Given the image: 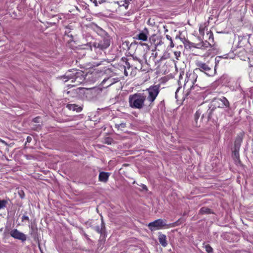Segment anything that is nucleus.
Returning a JSON list of instances; mask_svg holds the SVG:
<instances>
[{"instance_id": "nucleus-1", "label": "nucleus", "mask_w": 253, "mask_h": 253, "mask_svg": "<svg viewBox=\"0 0 253 253\" xmlns=\"http://www.w3.org/2000/svg\"><path fill=\"white\" fill-rule=\"evenodd\" d=\"M230 108V104L228 100L225 97H222L215 99L207 110L206 114H203L202 119H206L207 121L211 119L213 116L215 115L217 119L218 116H221L220 110L222 108Z\"/></svg>"}, {"instance_id": "nucleus-2", "label": "nucleus", "mask_w": 253, "mask_h": 253, "mask_svg": "<svg viewBox=\"0 0 253 253\" xmlns=\"http://www.w3.org/2000/svg\"><path fill=\"white\" fill-rule=\"evenodd\" d=\"M146 96L143 93H135L131 94L128 97L129 106L133 109H141L144 106Z\"/></svg>"}, {"instance_id": "nucleus-3", "label": "nucleus", "mask_w": 253, "mask_h": 253, "mask_svg": "<svg viewBox=\"0 0 253 253\" xmlns=\"http://www.w3.org/2000/svg\"><path fill=\"white\" fill-rule=\"evenodd\" d=\"M61 79L63 80H65L64 82L71 80V83H76L74 85L80 84L84 80V77L83 73L75 69L67 72L64 76L61 77Z\"/></svg>"}, {"instance_id": "nucleus-4", "label": "nucleus", "mask_w": 253, "mask_h": 253, "mask_svg": "<svg viewBox=\"0 0 253 253\" xmlns=\"http://www.w3.org/2000/svg\"><path fill=\"white\" fill-rule=\"evenodd\" d=\"M160 85L156 84L150 86L147 88L146 91L148 95L146 98L147 100L149 102V106L152 107L154 105V101L159 94L160 91Z\"/></svg>"}, {"instance_id": "nucleus-5", "label": "nucleus", "mask_w": 253, "mask_h": 253, "mask_svg": "<svg viewBox=\"0 0 253 253\" xmlns=\"http://www.w3.org/2000/svg\"><path fill=\"white\" fill-rule=\"evenodd\" d=\"M197 68L196 69L199 70L200 71L204 72L206 75L209 76H212L215 72L214 70L213 71L212 68L210 67L208 63H204L201 61H198L196 63Z\"/></svg>"}, {"instance_id": "nucleus-6", "label": "nucleus", "mask_w": 253, "mask_h": 253, "mask_svg": "<svg viewBox=\"0 0 253 253\" xmlns=\"http://www.w3.org/2000/svg\"><path fill=\"white\" fill-rule=\"evenodd\" d=\"M167 225L165 221L162 219H157L148 224L149 229L152 231H155L163 228Z\"/></svg>"}, {"instance_id": "nucleus-7", "label": "nucleus", "mask_w": 253, "mask_h": 253, "mask_svg": "<svg viewBox=\"0 0 253 253\" xmlns=\"http://www.w3.org/2000/svg\"><path fill=\"white\" fill-rule=\"evenodd\" d=\"M78 91L80 92V94H83L87 99H89L93 97L95 92V89L93 88H85L78 87L75 90L76 93Z\"/></svg>"}, {"instance_id": "nucleus-8", "label": "nucleus", "mask_w": 253, "mask_h": 253, "mask_svg": "<svg viewBox=\"0 0 253 253\" xmlns=\"http://www.w3.org/2000/svg\"><path fill=\"white\" fill-rule=\"evenodd\" d=\"M110 45V41L108 38H104L99 42H94L93 44L95 48H98L104 50L108 48Z\"/></svg>"}, {"instance_id": "nucleus-9", "label": "nucleus", "mask_w": 253, "mask_h": 253, "mask_svg": "<svg viewBox=\"0 0 253 253\" xmlns=\"http://www.w3.org/2000/svg\"><path fill=\"white\" fill-rule=\"evenodd\" d=\"M10 235L13 238L21 240L22 242H25L27 239L26 235L19 231L17 229L12 230L10 232Z\"/></svg>"}, {"instance_id": "nucleus-10", "label": "nucleus", "mask_w": 253, "mask_h": 253, "mask_svg": "<svg viewBox=\"0 0 253 253\" xmlns=\"http://www.w3.org/2000/svg\"><path fill=\"white\" fill-rule=\"evenodd\" d=\"M242 141V139L240 137H238L235 139L234 142L233 155L234 157L237 159H239V150L241 146V144Z\"/></svg>"}, {"instance_id": "nucleus-11", "label": "nucleus", "mask_w": 253, "mask_h": 253, "mask_svg": "<svg viewBox=\"0 0 253 253\" xmlns=\"http://www.w3.org/2000/svg\"><path fill=\"white\" fill-rule=\"evenodd\" d=\"M149 35V31L147 28H145L135 36V39L136 40L147 41Z\"/></svg>"}, {"instance_id": "nucleus-12", "label": "nucleus", "mask_w": 253, "mask_h": 253, "mask_svg": "<svg viewBox=\"0 0 253 253\" xmlns=\"http://www.w3.org/2000/svg\"><path fill=\"white\" fill-rule=\"evenodd\" d=\"M111 173L108 172L101 171L99 173L98 180L99 181L106 183L110 176Z\"/></svg>"}, {"instance_id": "nucleus-13", "label": "nucleus", "mask_w": 253, "mask_h": 253, "mask_svg": "<svg viewBox=\"0 0 253 253\" xmlns=\"http://www.w3.org/2000/svg\"><path fill=\"white\" fill-rule=\"evenodd\" d=\"M206 112L205 114H206ZM203 114H204V113H203V109H202V108L198 109L196 111V113L195 114L194 122L193 123V125L195 126L198 127V126H200V125L198 123V120L199 117H200V116L201 115V114L203 115Z\"/></svg>"}, {"instance_id": "nucleus-14", "label": "nucleus", "mask_w": 253, "mask_h": 253, "mask_svg": "<svg viewBox=\"0 0 253 253\" xmlns=\"http://www.w3.org/2000/svg\"><path fill=\"white\" fill-rule=\"evenodd\" d=\"M210 46H211V43L210 42H207V41H206L205 42L202 41L198 43H196L195 48H206Z\"/></svg>"}, {"instance_id": "nucleus-15", "label": "nucleus", "mask_w": 253, "mask_h": 253, "mask_svg": "<svg viewBox=\"0 0 253 253\" xmlns=\"http://www.w3.org/2000/svg\"><path fill=\"white\" fill-rule=\"evenodd\" d=\"M159 241L160 243L163 247H165L167 246V237L165 235L160 234L159 235Z\"/></svg>"}, {"instance_id": "nucleus-16", "label": "nucleus", "mask_w": 253, "mask_h": 253, "mask_svg": "<svg viewBox=\"0 0 253 253\" xmlns=\"http://www.w3.org/2000/svg\"><path fill=\"white\" fill-rule=\"evenodd\" d=\"M67 107L69 109L76 111L77 112H80L83 110L82 107L78 106L76 104H68Z\"/></svg>"}, {"instance_id": "nucleus-17", "label": "nucleus", "mask_w": 253, "mask_h": 253, "mask_svg": "<svg viewBox=\"0 0 253 253\" xmlns=\"http://www.w3.org/2000/svg\"><path fill=\"white\" fill-rule=\"evenodd\" d=\"M90 227L93 229H94L96 232H97L98 233H99L100 234H102V233L105 229V227H102L101 225V227H100L99 225H97V226H95L90 225Z\"/></svg>"}, {"instance_id": "nucleus-18", "label": "nucleus", "mask_w": 253, "mask_h": 253, "mask_svg": "<svg viewBox=\"0 0 253 253\" xmlns=\"http://www.w3.org/2000/svg\"><path fill=\"white\" fill-rule=\"evenodd\" d=\"M200 213L202 214H211L212 213V212L211 211V210L207 207H203L202 208L200 211Z\"/></svg>"}, {"instance_id": "nucleus-19", "label": "nucleus", "mask_w": 253, "mask_h": 253, "mask_svg": "<svg viewBox=\"0 0 253 253\" xmlns=\"http://www.w3.org/2000/svg\"><path fill=\"white\" fill-rule=\"evenodd\" d=\"M207 36H208V41H207V42H210L211 43V45L213 42V35L211 32H209L207 33Z\"/></svg>"}, {"instance_id": "nucleus-20", "label": "nucleus", "mask_w": 253, "mask_h": 253, "mask_svg": "<svg viewBox=\"0 0 253 253\" xmlns=\"http://www.w3.org/2000/svg\"><path fill=\"white\" fill-rule=\"evenodd\" d=\"M221 56H217L215 57L214 59V62H215V66H214V72H216V68L218 64L219 63V61H220V59H221Z\"/></svg>"}, {"instance_id": "nucleus-21", "label": "nucleus", "mask_w": 253, "mask_h": 253, "mask_svg": "<svg viewBox=\"0 0 253 253\" xmlns=\"http://www.w3.org/2000/svg\"><path fill=\"white\" fill-rule=\"evenodd\" d=\"M184 44H185V46H188L189 47H196V43L190 42L188 41H185V42H184Z\"/></svg>"}, {"instance_id": "nucleus-22", "label": "nucleus", "mask_w": 253, "mask_h": 253, "mask_svg": "<svg viewBox=\"0 0 253 253\" xmlns=\"http://www.w3.org/2000/svg\"><path fill=\"white\" fill-rule=\"evenodd\" d=\"M76 89H74L72 90L68 91L67 93L70 94V95H71L72 97L76 96L78 94H80V92L79 91H78L77 93L75 92Z\"/></svg>"}, {"instance_id": "nucleus-23", "label": "nucleus", "mask_w": 253, "mask_h": 253, "mask_svg": "<svg viewBox=\"0 0 253 253\" xmlns=\"http://www.w3.org/2000/svg\"><path fill=\"white\" fill-rule=\"evenodd\" d=\"M106 82H109V84L107 85H106V87H108L113 84V82H112V79L111 78H107L106 79L103 80V81L102 82V83H101L102 84L104 85Z\"/></svg>"}, {"instance_id": "nucleus-24", "label": "nucleus", "mask_w": 253, "mask_h": 253, "mask_svg": "<svg viewBox=\"0 0 253 253\" xmlns=\"http://www.w3.org/2000/svg\"><path fill=\"white\" fill-rule=\"evenodd\" d=\"M113 142V139L111 137H106L104 138V143L107 144H111Z\"/></svg>"}, {"instance_id": "nucleus-25", "label": "nucleus", "mask_w": 253, "mask_h": 253, "mask_svg": "<svg viewBox=\"0 0 253 253\" xmlns=\"http://www.w3.org/2000/svg\"><path fill=\"white\" fill-rule=\"evenodd\" d=\"M7 203V201L5 200H0V210L5 208Z\"/></svg>"}, {"instance_id": "nucleus-26", "label": "nucleus", "mask_w": 253, "mask_h": 253, "mask_svg": "<svg viewBox=\"0 0 253 253\" xmlns=\"http://www.w3.org/2000/svg\"><path fill=\"white\" fill-rule=\"evenodd\" d=\"M133 66L132 63L131 62V61L130 62H128V61H126V65L124 66V69H129L131 67Z\"/></svg>"}, {"instance_id": "nucleus-27", "label": "nucleus", "mask_w": 253, "mask_h": 253, "mask_svg": "<svg viewBox=\"0 0 253 253\" xmlns=\"http://www.w3.org/2000/svg\"><path fill=\"white\" fill-rule=\"evenodd\" d=\"M205 248L206 252L208 253H211L213 252L212 248L208 244L205 245Z\"/></svg>"}, {"instance_id": "nucleus-28", "label": "nucleus", "mask_w": 253, "mask_h": 253, "mask_svg": "<svg viewBox=\"0 0 253 253\" xmlns=\"http://www.w3.org/2000/svg\"><path fill=\"white\" fill-rule=\"evenodd\" d=\"M126 126V124L125 123H121L120 124H116L115 127L119 129L120 127H125Z\"/></svg>"}, {"instance_id": "nucleus-29", "label": "nucleus", "mask_w": 253, "mask_h": 253, "mask_svg": "<svg viewBox=\"0 0 253 253\" xmlns=\"http://www.w3.org/2000/svg\"><path fill=\"white\" fill-rule=\"evenodd\" d=\"M21 220L22 222H24L25 221H27L28 222H29V217L26 215H23L21 218Z\"/></svg>"}, {"instance_id": "nucleus-30", "label": "nucleus", "mask_w": 253, "mask_h": 253, "mask_svg": "<svg viewBox=\"0 0 253 253\" xmlns=\"http://www.w3.org/2000/svg\"><path fill=\"white\" fill-rule=\"evenodd\" d=\"M179 224V221L177 220L173 223H170L168 226L170 227H175Z\"/></svg>"}, {"instance_id": "nucleus-31", "label": "nucleus", "mask_w": 253, "mask_h": 253, "mask_svg": "<svg viewBox=\"0 0 253 253\" xmlns=\"http://www.w3.org/2000/svg\"><path fill=\"white\" fill-rule=\"evenodd\" d=\"M163 44H164V42L161 40H159V41L157 42L156 43H155V49H156L158 46L161 45Z\"/></svg>"}, {"instance_id": "nucleus-32", "label": "nucleus", "mask_w": 253, "mask_h": 253, "mask_svg": "<svg viewBox=\"0 0 253 253\" xmlns=\"http://www.w3.org/2000/svg\"><path fill=\"white\" fill-rule=\"evenodd\" d=\"M18 194L20 197L22 199H23L25 197V194L23 190H20L18 191Z\"/></svg>"}, {"instance_id": "nucleus-33", "label": "nucleus", "mask_w": 253, "mask_h": 253, "mask_svg": "<svg viewBox=\"0 0 253 253\" xmlns=\"http://www.w3.org/2000/svg\"><path fill=\"white\" fill-rule=\"evenodd\" d=\"M132 61H138L140 65V68H141L142 60L138 59L137 57H133Z\"/></svg>"}, {"instance_id": "nucleus-34", "label": "nucleus", "mask_w": 253, "mask_h": 253, "mask_svg": "<svg viewBox=\"0 0 253 253\" xmlns=\"http://www.w3.org/2000/svg\"><path fill=\"white\" fill-rule=\"evenodd\" d=\"M132 0H125V3L126 4V9H127L128 6V3L131 1Z\"/></svg>"}, {"instance_id": "nucleus-35", "label": "nucleus", "mask_w": 253, "mask_h": 253, "mask_svg": "<svg viewBox=\"0 0 253 253\" xmlns=\"http://www.w3.org/2000/svg\"><path fill=\"white\" fill-rule=\"evenodd\" d=\"M149 40H150V41L151 43H154L155 44V40L154 39V37H151V38H150Z\"/></svg>"}, {"instance_id": "nucleus-36", "label": "nucleus", "mask_w": 253, "mask_h": 253, "mask_svg": "<svg viewBox=\"0 0 253 253\" xmlns=\"http://www.w3.org/2000/svg\"><path fill=\"white\" fill-rule=\"evenodd\" d=\"M101 225L102 226V227H105V223L103 221V217L101 216Z\"/></svg>"}, {"instance_id": "nucleus-37", "label": "nucleus", "mask_w": 253, "mask_h": 253, "mask_svg": "<svg viewBox=\"0 0 253 253\" xmlns=\"http://www.w3.org/2000/svg\"><path fill=\"white\" fill-rule=\"evenodd\" d=\"M174 54H175L176 58L177 59V57H179L180 55V52H174Z\"/></svg>"}, {"instance_id": "nucleus-38", "label": "nucleus", "mask_w": 253, "mask_h": 253, "mask_svg": "<svg viewBox=\"0 0 253 253\" xmlns=\"http://www.w3.org/2000/svg\"><path fill=\"white\" fill-rule=\"evenodd\" d=\"M92 1L94 4L95 6H98V2L97 0H93Z\"/></svg>"}, {"instance_id": "nucleus-39", "label": "nucleus", "mask_w": 253, "mask_h": 253, "mask_svg": "<svg viewBox=\"0 0 253 253\" xmlns=\"http://www.w3.org/2000/svg\"><path fill=\"white\" fill-rule=\"evenodd\" d=\"M106 1V0H98V2L99 4H102L103 3L105 2Z\"/></svg>"}, {"instance_id": "nucleus-40", "label": "nucleus", "mask_w": 253, "mask_h": 253, "mask_svg": "<svg viewBox=\"0 0 253 253\" xmlns=\"http://www.w3.org/2000/svg\"><path fill=\"white\" fill-rule=\"evenodd\" d=\"M166 38L170 42L172 40L171 37L170 36L168 35H166Z\"/></svg>"}, {"instance_id": "nucleus-41", "label": "nucleus", "mask_w": 253, "mask_h": 253, "mask_svg": "<svg viewBox=\"0 0 253 253\" xmlns=\"http://www.w3.org/2000/svg\"><path fill=\"white\" fill-rule=\"evenodd\" d=\"M40 118L39 117H36L35 118H34L33 119V121L35 122V123H39V121L38 120Z\"/></svg>"}, {"instance_id": "nucleus-42", "label": "nucleus", "mask_w": 253, "mask_h": 253, "mask_svg": "<svg viewBox=\"0 0 253 253\" xmlns=\"http://www.w3.org/2000/svg\"><path fill=\"white\" fill-rule=\"evenodd\" d=\"M140 44H141V45H145V46H147V48H148V49H149V45H148L147 44H146V43H140Z\"/></svg>"}, {"instance_id": "nucleus-43", "label": "nucleus", "mask_w": 253, "mask_h": 253, "mask_svg": "<svg viewBox=\"0 0 253 253\" xmlns=\"http://www.w3.org/2000/svg\"><path fill=\"white\" fill-rule=\"evenodd\" d=\"M174 46V43L173 42V41L172 40L170 41V46L171 47H173Z\"/></svg>"}, {"instance_id": "nucleus-44", "label": "nucleus", "mask_w": 253, "mask_h": 253, "mask_svg": "<svg viewBox=\"0 0 253 253\" xmlns=\"http://www.w3.org/2000/svg\"><path fill=\"white\" fill-rule=\"evenodd\" d=\"M84 237L86 238V239L87 240H90V238L88 237V235L84 233Z\"/></svg>"}, {"instance_id": "nucleus-45", "label": "nucleus", "mask_w": 253, "mask_h": 253, "mask_svg": "<svg viewBox=\"0 0 253 253\" xmlns=\"http://www.w3.org/2000/svg\"><path fill=\"white\" fill-rule=\"evenodd\" d=\"M32 138L30 136H28L27 138V142H30V141L31 140Z\"/></svg>"}, {"instance_id": "nucleus-46", "label": "nucleus", "mask_w": 253, "mask_h": 253, "mask_svg": "<svg viewBox=\"0 0 253 253\" xmlns=\"http://www.w3.org/2000/svg\"><path fill=\"white\" fill-rule=\"evenodd\" d=\"M124 74H125L126 76H127L128 75V73H127V71H126V69H124Z\"/></svg>"}, {"instance_id": "nucleus-47", "label": "nucleus", "mask_w": 253, "mask_h": 253, "mask_svg": "<svg viewBox=\"0 0 253 253\" xmlns=\"http://www.w3.org/2000/svg\"><path fill=\"white\" fill-rule=\"evenodd\" d=\"M179 89H180V88H178L177 89L176 91L175 92V98H177V92H178V90H179Z\"/></svg>"}, {"instance_id": "nucleus-48", "label": "nucleus", "mask_w": 253, "mask_h": 253, "mask_svg": "<svg viewBox=\"0 0 253 253\" xmlns=\"http://www.w3.org/2000/svg\"><path fill=\"white\" fill-rule=\"evenodd\" d=\"M190 91H188V90L187 91V92L185 93V95L186 96H187L189 94Z\"/></svg>"}, {"instance_id": "nucleus-49", "label": "nucleus", "mask_w": 253, "mask_h": 253, "mask_svg": "<svg viewBox=\"0 0 253 253\" xmlns=\"http://www.w3.org/2000/svg\"><path fill=\"white\" fill-rule=\"evenodd\" d=\"M142 188H143V189H144V190H147V187H146V185H143Z\"/></svg>"}, {"instance_id": "nucleus-50", "label": "nucleus", "mask_w": 253, "mask_h": 253, "mask_svg": "<svg viewBox=\"0 0 253 253\" xmlns=\"http://www.w3.org/2000/svg\"><path fill=\"white\" fill-rule=\"evenodd\" d=\"M98 29L101 31H103V30L101 29V28H98Z\"/></svg>"}, {"instance_id": "nucleus-51", "label": "nucleus", "mask_w": 253, "mask_h": 253, "mask_svg": "<svg viewBox=\"0 0 253 253\" xmlns=\"http://www.w3.org/2000/svg\"><path fill=\"white\" fill-rule=\"evenodd\" d=\"M123 6H125V7L126 8V4H125V3L124 4H123Z\"/></svg>"}, {"instance_id": "nucleus-52", "label": "nucleus", "mask_w": 253, "mask_h": 253, "mask_svg": "<svg viewBox=\"0 0 253 253\" xmlns=\"http://www.w3.org/2000/svg\"><path fill=\"white\" fill-rule=\"evenodd\" d=\"M179 38V37H178V36H176V38Z\"/></svg>"}, {"instance_id": "nucleus-53", "label": "nucleus", "mask_w": 253, "mask_h": 253, "mask_svg": "<svg viewBox=\"0 0 253 253\" xmlns=\"http://www.w3.org/2000/svg\"><path fill=\"white\" fill-rule=\"evenodd\" d=\"M90 1H92L93 0H90Z\"/></svg>"}]
</instances>
